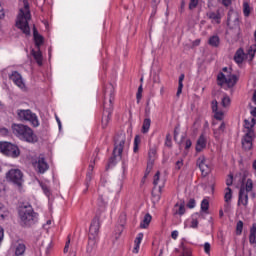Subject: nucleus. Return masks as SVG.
<instances>
[{
    "label": "nucleus",
    "mask_w": 256,
    "mask_h": 256,
    "mask_svg": "<svg viewBox=\"0 0 256 256\" xmlns=\"http://www.w3.org/2000/svg\"><path fill=\"white\" fill-rule=\"evenodd\" d=\"M143 237H145L143 232L138 233L135 240H134V244L135 245H141V243L143 242Z\"/></svg>",
    "instance_id": "nucleus-43"
},
{
    "label": "nucleus",
    "mask_w": 256,
    "mask_h": 256,
    "mask_svg": "<svg viewBox=\"0 0 256 256\" xmlns=\"http://www.w3.org/2000/svg\"><path fill=\"white\" fill-rule=\"evenodd\" d=\"M99 229H101V218L95 216L90 224L89 234H88V249H93L99 241Z\"/></svg>",
    "instance_id": "nucleus-5"
},
{
    "label": "nucleus",
    "mask_w": 256,
    "mask_h": 256,
    "mask_svg": "<svg viewBox=\"0 0 256 256\" xmlns=\"http://www.w3.org/2000/svg\"><path fill=\"white\" fill-rule=\"evenodd\" d=\"M141 93H143V86H139L138 88V92H137V100L139 101V99H141Z\"/></svg>",
    "instance_id": "nucleus-56"
},
{
    "label": "nucleus",
    "mask_w": 256,
    "mask_h": 256,
    "mask_svg": "<svg viewBox=\"0 0 256 256\" xmlns=\"http://www.w3.org/2000/svg\"><path fill=\"white\" fill-rule=\"evenodd\" d=\"M186 213V209H185V202L182 203H176L172 209V215H174V217H183V215Z\"/></svg>",
    "instance_id": "nucleus-20"
},
{
    "label": "nucleus",
    "mask_w": 256,
    "mask_h": 256,
    "mask_svg": "<svg viewBox=\"0 0 256 256\" xmlns=\"http://www.w3.org/2000/svg\"><path fill=\"white\" fill-rule=\"evenodd\" d=\"M239 175L241 177V183H245V179L249 176V171L244 170Z\"/></svg>",
    "instance_id": "nucleus-48"
},
{
    "label": "nucleus",
    "mask_w": 256,
    "mask_h": 256,
    "mask_svg": "<svg viewBox=\"0 0 256 256\" xmlns=\"http://www.w3.org/2000/svg\"><path fill=\"white\" fill-rule=\"evenodd\" d=\"M139 249H141V245H139V244H134L132 253H134L135 255H137V253H139Z\"/></svg>",
    "instance_id": "nucleus-53"
},
{
    "label": "nucleus",
    "mask_w": 256,
    "mask_h": 256,
    "mask_svg": "<svg viewBox=\"0 0 256 256\" xmlns=\"http://www.w3.org/2000/svg\"><path fill=\"white\" fill-rule=\"evenodd\" d=\"M197 167H199L203 177H207L208 173H211V166L207 164L205 156H200L196 161Z\"/></svg>",
    "instance_id": "nucleus-16"
},
{
    "label": "nucleus",
    "mask_w": 256,
    "mask_h": 256,
    "mask_svg": "<svg viewBox=\"0 0 256 256\" xmlns=\"http://www.w3.org/2000/svg\"><path fill=\"white\" fill-rule=\"evenodd\" d=\"M204 252L209 255V253H211V244L209 242H206L204 244Z\"/></svg>",
    "instance_id": "nucleus-49"
},
{
    "label": "nucleus",
    "mask_w": 256,
    "mask_h": 256,
    "mask_svg": "<svg viewBox=\"0 0 256 256\" xmlns=\"http://www.w3.org/2000/svg\"><path fill=\"white\" fill-rule=\"evenodd\" d=\"M225 133V122H222L218 129L214 130L215 139H219Z\"/></svg>",
    "instance_id": "nucleus-36"
},
{
    "label": "nucleus",
    "mask_w": 256,
    "mask_h": 256,
    "mask_svg": "<svg viewBox=\"0 0 256 256\" xmlns=\"http://www.w3.org/2000/svg\"><path fill=\"white\" fill-rule=\"evenodd\" d=\"M201 211H202V213H207V211H209V200H207V199L202 200Z\"/></svg>",
    "instance_id": "nucleus-42"
},
{
    "label": "nucleus",
    "mask_w": 256,
    "mask_h": 256,
    "mask_svg": "<svg viewBox=\"0 0 256 256\" xmlns=\"http://www.w3.org/2000/svg\"><path fill=\"white\" fill-rule=\"evenodd\" d=\"M115 101V86L111 83L106 84L103 90V115L102 129H106L113 115V103Z\"/></svg>",
    "instance_id": "nucleus-1"
},
{
    "label": "nucleus",
    "mask_w": 256,
    "mask_h": 256,
    "mask_svg": "<svg viewBox=\"0 0 256 256\" xmlns=\"http://www.w3.org/2000/svg\"><path fill=\"white\" fill-rule=\"evenodd\" d=\"M191 145H193V143L191 142V140H186L185 142V149H191Z\"/></svg>",
    "instance_id": "nucleus-59"
},
{
    "label": "nucleus",
    "mask_w": 256,
    "mask_h": 256,
    "mask_svg": "<svg viewBox=\"0 0 256 256\" xmlns=\"http://www.w3.org/2000/svg\"><path fill=\"white\" fill-rule=\"evenodd\" d=\"M252 117H256V107L251 111Z\"/></svg>",
    "instance_id": "nucleus-64"
},
{
    "label": "nucleus",
    "mask_w": 256,
    "mask_h": 256,
    "mask_svg": "<svg viewBox=\"0 0 256 256\" xmlns=\"http://www.w3.org/2000/svg\"><path fill=\"white\" fill-rule=\"evenodd\" d=\"M256 125V119L255 118H248L244 120V127L247 129V133L253 131V128Z\"/></svg>",
    "instance_id": "nucleus-25"
},
{
    "label": "nucleus",
    "mask_w": 256,
    "mask_h": 256,
    "mask_svg": "<svg viewBox=\"0 0 256 256\" xmlns=\"http://www.w3.org/2000/svg\"><path fill=\"white\" fill-rule=\"evenodd\" d=\"M171 237L172 239H177L179 237V231L177 230L172 231Z\"/></svg>",
    "instance_id": "nucleus-58"
},
{
    "label": "nucleus",
    "mask_w": 256,
    "mask_h": 256,
    "mask_svg": "<svg viewBox=\"0 0 256 256\" xmlns=\"http://www.w3.org/2000/svg\"><path fill=\"white\" fill-rule=\"evenodd\" d=\"M95 158L94 160L89 164L88 171L86 174V189H89V183H91V179H93V169H95V163L96 161H99V149H96L94 152Z\"/></svg>",
    "instance_id": "nucleus-15"
},
{
    "label": "nucleus",
    "mask_w": 256,
    "mask_h": 256,
    "mask_svg": "<svg viewBox=\"0 0 256 256\" xmlns=\"http://www.w3.org/2000/svg\"><path fill=\"white\" fill-rule=\"evenodd\" d=\"M29 21H31V11L29 10V2L24 0V8L19 10L16 21V27L21 29L25 35H30L31 28H29Z\"/></svg>",
    "instance_id": "nucleus-3"
},
{
    "label": "nucleus",
    "mask_w": 256,
    "mask_h": 256,
    "mask_svg": "<svg viewBox=\"0 0 256 256\" xmlns=\"http://www.w3.org/2000/svg\"><path fill=\"white\" fill-rule=\"evenodd\" d=\"M0 153L6 157L17 159V157L21 155V150L19 149V146L11 142L0 141Z\"/></svg>",
    "instance_id": "nucleus-9"
},
{
    "label": "nucleus",
    "mask_w": 256,
    "mask_h": 256,
    "mask_svg": "<svg viewBox=\"0 0 256 256\" xmlns=\"http://www.w3.org/2000/svg\"><path fill=\"white\" fill-rule=\"evenodd\" d=\"M249 243L250 245H255L256 243V223H253L250 228Z\"/></svg>",
    "instance_id": "nucleus-30"
},
{
    "label": "nucleus",
    "mask_w": 256,
    "mask_h": 256,
    "mask_svg": "<svg viewBox=\"0 0 256 256\" xmlns=\"http://www.w3.org/2000/svg\"><path fill=\"white\" fill-rule=\"evenodd\" d=\"M243 233V221H238L236 224V235H241Z\"/></svg>",
    "instance_id": "nucleus-44"
},
{
    "label": "nucleus",
    "mask_w": 256,
    "mask_h": 256,
    "mask_svg": "<svg viewBox=\"0 0 256 256\" xmlns=\"http://www.w3.org/2000/svg\"><path fill=\"white\" fill-rule=\"evenodd\" d=\"M243 14L244 17H249V15H251V5H249V2L247 1L243 2Z\"/></svg>",
    "instance_id": "nucleus-40"
},
{
    "label": "nucleus",
    "mask_w": 256,
    "mask_h": 256,
    "mask_svg": "<svg viewBox=\"0 0 256 256\" xmlns=\"http://www.w3.org/2000/svg\"><path fill=\"white\" fill-rule=\"evenodd\" d=\"M125 141H126L125 134H120L115 137L113 154L108 161L109 167H114V165H117V161H121V157L123 155V149L125 148Z\"/></svg>",
    "instance_id": "nucleus-4"
},
{
    "label": "nucleus",
    "mask_w": 256,
    "mask_h": 256,
    "mask_svg": "<svg viewBox=\"0 0 256 256\" xmlns=\"http://www.w3.org/2000/svg\"><path fill=\"white\" fill-rule=\"evenodd\" d=\"M231 3H233V0H222V5H224V7H229Z\"/></svg>",
    "instance_id": "nucleus-57"
},
{
    "label": "nucleus",
    "mask_w": 256,
    "mask_h": 256,
    "mask_svg": "<svg viewBox=\"0 0 256 256\" xmlns=\"http://www.w3.org/2000/svg\"><path fill=\"white\" fill-rule=\"evenodd\" d=\"M17 115L20 121H29L32 127H39V118L37 114L33 113L30 109L18 110Z\"/></svg>",
    "instance_id": "nucleus-11"
},
{
    "label": "nucleus",
    "mask_w": 256,
    "mask_h": 256,
    "mask_svg": "<svg viewBox=\"0 0 256 256\" xmlns=\"http://www.w3.org/2000/svg\"><path fill=\"white\" fill-rule=\"evenodd\" d=\"M0 219L3 221H5V219H9V210L2 203H0Z\"/></svg>",
    "instance_id": "nucleus-33"
},
{
    "label": "nucleus",
    "mask_w": 256,
    "mask_h": 256,
    "mask_svg": "<svg viewBox=\"0 0 256 256\" xmlns=\"http://www.w3.org/2000/svg\"><path fill=\"white\" fill-rule=\"evenodd\" d=\"M139 145H141V136L136 135L134 138V153H137V151H139Z\"/></svg>",
    "instance_id": "nucleus-41"
},
{
    "label": "nucleus",
    "mask_w": 256,
    "mask_h": 256,
    "mask_svg": "<svg viewBox=\"0 0 256 256\" xmlns=\"http://www.w3.org/2000/svg\"><path fill=\"white\" fill-rule=\"evenodd\" d=\"M255 135L254 131L247 132L242 139V147L245 151H251L253 149V137Z\"/></svg>",
    "instance_id": "nucleus-17"
},
{
    "label": "nucleus",
    "mask_w": 256,
    "mask_h": 256,
    "mask_svg": "<svg viewBox=\"0 0 256 256\" xmlns=\"http://www.w3.org/2000/svg\"><path fill=\"white\" fill-rule=\"evenodd\" d=\"M207 147V138H205V135H200L197 142H196V151L197 153H201L203 149Z\"/></svg>",
    "instance_id": "nucleus-22"
},
{
    "label": "nucleus",
    "mask_w": 256,
    "mask_h": 256,
    "mask_svg": "<svg viewBox=\"0 0 256 256\" xmlns=\"http://www.w3.org/2000/svg\"><path fill=\"white\" fill-rule=\"evenodd\" d=\"M0 133H1L2 135H8V134H9V130H8L7 128H1V129H0Z\"/></svg>",
    "instance_id": "nucleus-62"
},
{
    "label": "nucleus",
    "mask_w": 256,
    "mask_h": 256,
    "mask_svg": "<svg viewBox=\"0 0 256 256\" xmlns=\"http://www.w3.org/2000/svg\"><path fill=\"white\" fill-rule=\"evenodd\" d=\"M34 43L38 49H40L41 45H43L44 38L37 32V29H34Z\"/></svg>",
    "instance_id": "nucleus-27"
},
{
    "label": "nucleus",
    "mask_w": 256,
    "mask_h": 256,
    "mask_svg": "<svg viewBox=\"0 0 256 256\" xmlns=\"http://www.w3.org/2000/svg\"><path fill=\"white\" fill-rule=\"evenodd\" d=\"M255 53H256V44H253L249 46L246 56L249 57L250 61H253V59H255Z\"/></svg>",
    "instance_id": "nucleus-37"
},
{
    "label": "nucleus",
    "mask_w": 256,
    "mask_h": 256,
    "mask_svg": "<svg viewBox=\"0 0 256 256\" xmlns=\"http://www.w3.org/2000/svg\"><path fill=\"white\" fill-rule=\"evenodd\" d=\"M183 81H185V74H181L179 76V80H178V90L176 93L177 97L181 96V93H183Z\"/></svg>",
    "instance_id": "nucleus-34"
},
{
    "label": "nucleus",
    "mask_w": 256,
    "mask_h": 256,
    "mask_svg": "<svg viewBox=\"0 0 256 256\" xmlns=\"http://www.w3.org/2000/svg\"><path fill=\"white\" fill-rule=\"evenodd\" d=\"M32 56L34 57L37 65L41 67L43 65V54L41 53V50L38 48V51L32 50Z\"/></svg>",
    "instance_id": "nucleus-26"
},
{
    "label": "nucleus",
    "mask_w": 256,
    "mask_h": 256,
    "mask_svg": "<svg viewBox=\"0 0 256 256\" xmlns=\"http://www.w3.org/2000/svg\"><path fill=\"white\" fill-rule=\"evenodd\" d=\"M208 19H211L212 21H215L218 25L221 23V13L219 11L217 12H208L207 13Z\"/></svg>",
    "instance_id": "nucleus-29"
},
{
    "label": "nucleus",
    "mask_w": 256,
    "mask_h": 256,
    "mask_svg": "<svg viewBox=\"0 0 256 256\" xmlns=\"http://www.w3.org/2000/svg\"><path fill=\"white\" fill-rule=\"evenodd\" d=\"M71 244V238L68 237V240L66 241L65 247H64V253H69V245Z\"/></svg>",
    "instance_id": "nucleus-51"
},
{
    "label": "nucleus",
    "mask_w": 256,
    "mask_h": 256,
    "mask_svg": "<svg viewBox=\"0 0 256 256\" xmlns=\"http://www.w3.org/2000/svg\"><path fill=\"white\" fill-rule=\"evenodd\" d=\"M19 217L24 227H31V225L37 223L38 214L35 213L33 207L24 206L19 210Z\"/></svg>",
    "instance_id": "nucleus-6"
},
{
    "label": "nucleus",
    "mask_w": 256,
    "mask_h": 256,
    "mask_svg": "<svg viewBox=\"0 0 256 256\" xmlns=\"http://www.w3.org/2000/svg\"><path fill=\"white\" fill-rule=\"evenodd\" d=\"M223 72H220L217 75V83L220 87H225V85L228 87V89H231L237 85V75L231 74L229 72V69L227 67L223 68ZM226 73V74H225Z\"/></svg>",
    "instance_id": "nucleus-7"
},
{
    "label": "nucleus",
    "mask_w": 256,
    "mask_h": 256,
    "mask_svg": "<svg viewBox=\"0 0 256 256\" xmlns=\"http://www.w3.org/2000/svg\"><path fill=\"white\" fill-rule=\"evenodd\" d=\"M231 199H233V190H231L229 187H227L225 189L224 201H225V203H231Z\"/></svg>",
    "instance_id": "nucleus-39"
},
{
    "label": "nucleus",
    "mask_w": 256,
    "mask_h": 256,
    "mask_svg": "<svg viewBox=\"0 0 256 256\" xmlns=\"http://www.w3.org/2000/svg\"><path fill=\"white\" fill-rule=\"evenodd\" d=\"M11 129L13 135L20 141H26V143H35L37 141V136H35L33 129L25 124H12Z\"/></svg>",
    "instance_id": "nucleus-2"
},
{
    "label": "nucleus",
    "mask_w": 256,
    "mask_h": 256,
    "mask_svg": "<svg viewBox=\"0 0 256 256\" xmlns=\"http://www.w3.org/2000/svg\"><path fill=\"white\" fill-rule=\"evenodd\" d=\"M226 185L227 187H231V185H233V174H230L226 179Z\"/></svg>",
    "instance_id": "nucleus-50"
},
{
    "label": "nucleus",
    "mask_w": 256,
    "mask_h": 256,
    "mask_svg": "<svg viewBox=\"0 0 256 256\" xmlns=\"http://www.w3.org/2000/svg\"><path fill=\"white\" fill-rule=\"evenodd\" d=\"M241 23V18L239 13L229 10L227 17V25L230 29H239V25Z\"/></svg>",
    "instance_id": "nucleus-13"
},
{
    "label": "nucleus",
    "mask_w": 256,
    "mask_h": 256,
    "mask_svg": "<svg viewBox=\"0 0 256 256\" xmlns=\"http://www.w3.org/2000/svg\"><path fill=\"white\" fill-rule=\"evenodd\" d=\"M196 205H197V202L195 201V199L191 198V199L187 202L186 207H187L188 209H195Z\"/></svg>",
    "instance_id": "nucleus-46"
},
{
    "label": "nucleus",
    "mask_w": 256,
    "mask_h": 256,
    "mask_svg": "<svg viewBox=\"0 0 256 256\" xmlns=\"http://www.w3.org/2000/svg\"><path fill=\"white\" fill-rule=\"evenodd\" d=\"M11 81L17 85L20 89H25V83L23 82V77L19 72L14 71L10 76Z\"/></svg>",
    "instance_id": "nucleus-21"
},
{
    "label": "nucleus",
    "mask_w": 256,
    "mask_h": 256,
    "mask_svg": "<svg viewBox=\"0 0 256 256\" xmlns=\"http://www.w3.org/2000/svg\"><path fill=\"white\" fill-rule=\"evenodd\" d=\"M5 17V11L3 10V6L0 5V19H3Z\"/></svg>",
    "instance_id": "nucleus-63"
},
{
    "label": "nucleus",
    "mask_w": 256,
    "mask_h": 256,
    "mask_svg": "<svg viewBox=\"0 0 256 256\" xmlns=\"http://www.w3.org/2000/svg\"><path fill=\"white\" fill-rule=\"evenodd\" d=\"M253 191V180L248 179L245 185H242L239 190L238 195V205L242 207H247L249 205V193Z\"/></svg>",
    "instance_id": "nucleus-8"
},
{
    "label": "nucleus",
    "mask_w": 256,
    "mask_h": 256,
    "mask_svg": "<svg viewBox=\"0 0 256 256\" xmlns=\"http://www.w3.org/2000/svg\"><path fill=\"white\" fill-rule=\"evenodd\" d=\"M152 219L153 217L151 216V214L149 213L145 214L143 220L140 223L141 229H147V227H149V225L151 224Z\"/></svg>",
    "instance_id": "nucleus-28"
},
{
    "label": "nucleus",
    "mask_w": 256,
    "mask_h": 256,
    "mask_svg": "<svg viewBox=\"0 0 256 256\" xmlns=\"http://www.w3.org/2000/svg\"><path fill=\"white\" fill-rule=\"evenodd\" d=\"M148 159H149V163L151 165H153V163L155 162V159H157V148L152 147V148L149 149Z\"/></svg>",
    "instance_id": "nucleus-31"
},
{
    "label": "nucleus",
    "mask_w": 256,
    "mask_h": 256,
    "mask_svg": "<svg viewBox=\"0 0 256 256\" xmlns=\"http://www.w3.org/2000/svg\"><path fill=\"white\" fill-rule=\"evenodd\" d=\"M153 189H152V199L153 201L159 202L161 200V194L163 192V187H165V180L161 179V172L157 171L153 176Z\"/></svg>",
    "instance_id": "nucleus-10"
},
{
    "label": "nucleus",
    "mask_w": 256,
    "mask_h": 256,
    "mask_svg": "<svg viewBox=\"0 0 256 256\" xmlns=\"http://www.w3.org/2000/svg\"><path fill=\"white\" fill-rule=\"evenodd\" d=\"M6 179L13 185H17V187H21L23 185V172L20 169H10L6 173Z\"/></svg>",
    "instance_id": "nucleus-12"
},
{
    "label": "nucleus",
    "mask_w": 256,
    "mask_h": 256,
    "mask_svg": "<svg viewBox=\"0 0 256 256\" xmlns=\"http://www.w3.org/2000/svg\"><path fill=\"white\" fill-rule=\"evenodd\" d=\"M5 195V184L0 182V197H3Z\"/></svg>",
    "instance_id": "nucleus-55"
},
{
    "label": "nucleus",
    "mask_w": 256,
    "mask_h": 256,
    "mask_svg": "<svg viewBox=\"0 0 256 256\" xmlns=\"http://www.w3.org/2000/svg\"><path fill=\"white\" fill-rule=\"evenodd\" d=\"M27 246L23 242H19L15 246V256H24Z\"/></svg>",
    "instance_id": "nucleus-24"
},
{
    "label": "nucleus",
    "mask_w": 256,
    "mask_h": 256,
    "mask_svg": "<svg viewBox=\"0 0 256 256\" xmlns=\"http://www.w3.org/2000/svg\"><path fill=\"white\" fill-rule=\"evenodd\" d=\"M97 205L100 207V210L105 211V208L107 207V199H105L103 195H99Z\"/></svg>",
    "instance_id": "nucleus-35"
},
{
    "label": "nucleus",
    "mask_w": 256,
    "mask_h": 256,
    "mask_svg": "<svg viewBox=\"0 0 256 256\" xmlns=\"http://www.w3.org/2000/svg\"><path fill=\"white\" fill-rule=\"evenodd\" d=\"M203 219H205V215L201 212L192 214L189 219L190 229H197L199 227V222L203 221Z\"/></svg>",
    "instance_id": "nucleus-18"
},
{
    "label": "nucleus",
    "mask_w": 256,
    "mask_h": 256,
    "mask_svg": "<svg viewBox=\"0 0 256 256\" xmlns=\"http://www.w3.org/2000/svg\"><path fill=\"white\" fill-rule=\"evenodd\" d=\"M221 39L217 35H213L209 38L208 44L210 47H219Z\"/></svg>",
    "instance_id": "nucleus-32"
},
{
    "label": "nucleus",
    "mask_w": 256,
    "mask_h": 256,
    "mask_svg": "<svg viewBox=\"0 0 256 256\" xmlns=\"http://www.w3.org/2000/svg\"><path fill=\"white\" fill-rule=\"evenodd\" d=\"M33 167L43 175L46 171H49V164L47 161H45V156L43 154H40L35 162H33Z\"/></svg>",
    "instance_id": "nucleus-14"
},
{
    "label": "nucleus",
    "mask_w": 256,
    "mask_h": 256,
    "mask_svg": "<svg viewBox=\"0 0 256 256\" xmlns=\"http://www.w3.org/2000/svg\"><path fill=\"white\" fill-rule=\"evenodd\" d=\"M4 235H5V230L3 229V227L0 226V243L1 241H3Z\"/></svg>",
    "instance_id": "nucleus-60"
},
{
    "label": "nucleus",
    "mask_w": 256,
    "mask_h": 256,
    "mask_svg": "<svg viewBox=\"0 0 256 256\" xmlns=\"http://www.w3.org/2000/svg\"><path fill=\"white\" fill-rule=\"evenodd\" d=\"M171 136L169 134L166 135L165 145L166 147H171Z\"/></svg>",
    "instance_id": "nucleus-52"
},
{
    "label": "nucleus",
    "mask_w": 256,
    "mask_h": 256,
    "mask_svg": "<svg viewBox=\"0 0 256 256\" xmlns=\"http://www.w3.org/2000/svg\"><path fill=\"white\" fill-rule=\"evenodd\" d=\"M183 167V161H181V160H178L177 162H176V169H181Z\"/></svg>",
    "instance_id": "nucleus-61"
},
{
    "label": "nucleus",
    "mask_w": 256,
    "mask_h": 256,
    "mask_svg": "<svg viewBox=\"0 0 256 256\" xmlns=\"http://www.w3.org/2000/svg\"><path fill=\"white\" fill-rule=\"evenodd\" d=\"M180 256H193L191 253V250L184 249L183 252L180 254Z\"/></svg>",
    "instance_id": "nucleus-54"
},
{
    "label": "nucleus",
    "mask_w": 256,
    "mask_h": 256,
    "mask_svg": "<svg viewBox=\"0 0 256 256\" xmlns=\"http://www.w3.org/2000/svg\"><path fill=\"white\" fill-rule=\"evenodd\" d=\"M197 5H199V0H190L189 9L193 11V9H197Z\"/></svg>",
    "instance_id": "nucleus-47"
},
{
    "label": "nucleus",
    "mask_w": 256,
    "mask_h": 256,
    "mask_svg": "<svg viewBox=\"0 0 256 256\" xmlns=\"http://www.w3.org/2000/svg\"><path fill=\"white\" fill-rule=\"evenodd\" d=\"M211 107L214 113V119H216L217 121H223L225 113L222 110H219V103L217 102V100L212 101Z\"/></svg>",
    "instance_id": "nucleus-19"
},
{
    "label": "nucleus",
    "mask_w": 256,
    "mask_h": 256,
    "mask_svg": "<svg viewBox=\"0 0 256 256\" xmlns=\"http://www.w3.org/2000/svg\"><path fill=\"white\" fill-rule=\"evenodd\" d=\"M222 106L224 107H229V105H231V98H229V96H224L222 98V102H221Z\"/></svg>",
    "instance_id": "nucleus-45"
},
{
    "label": "nucleus",
    "mask_w": 256,
    "mask_h": 256,
    "mask_svg": "<svg viewBox=\"0 0 256 256\" xmlns=\"http://www.w3.org/2000/svg\"><path fill=\"white\" fill-rule=\"evenodd\" d=\"M245 57H247V54H245L243 48H239L234 55V61L237 65H241L245 61Z\"/></svg>",
    "instance_id": "nucleus-23"
},
{
    "label": "nucleus",
    "mask_w": 256,
    "mask_h": 256,
    "mask_svg": "<svg viewBox=\"0 0 256 256\" xmlns=\"http://www.w3.org/2000/svg\"><path fill=\"white\" fill-rule=\"evenodd\" d=\"M151 129V118H145L142 125V133H149Z\"/></svg>",
    "instance_id": "nucleus-38"
}]
</instances>
